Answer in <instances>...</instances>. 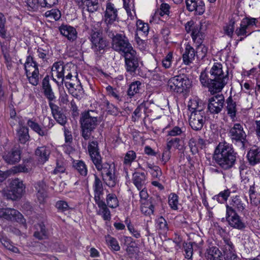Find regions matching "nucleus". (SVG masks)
Segmentation results:
<instances>
[{
	"label": "nucleus",
	"instance_id": "obj_23",
	"mask_svg": "<svg viewBox=\"0 0 260 260\" xmlns=\"http://www.w3.org/2000/svg\"><path fill=\"white\" fill-rule=\"evenodd\" d=\"M60 34L70 41H73L77 38V31L76 29L69 25H61L59 27Z\"/></svg>",
	"mask_w": 260,
	"mask_h": 260
},
{
	"label": "nucleus",
	"instance_id": "obj_8",
	"mask_svg": "<svg viewBox=\"0 0 260 260\" xmlns=\"http://www.w3.org/2000/svg\"><path fill=\"white\" fill-rule=\"evenodd\" d=\"M257 22V19L250 17H246L242 20L240 27L237 28L235 31V34L240 37L239 41H242L251 34V28L256 26Z\"/></svg>",
	"mask_w": 260,
	"mask_h": 260
},
{
	"label": "nucleus",
	"instance_id": "obj_35",
	"mask_svg": "<svg viewBox=\"0 0 260 260\" xmlns=\"http://www.w3.org/2000/svg\"><path fill=\"white\" fill-rule=\"evenodd\" d=\"M37 231L34 233V236L39 240H42L47 237V231L44 224L39 223L36 225Z\"/></svg>",
	"mask_w": 260,
	"mask_h": 260
},
{
	"label": "nucleus",
	"instance_id": "obj_33",
	"mask_svg": "<svg viewBox=\"0 0 260 260\" xmlns=\"http://www.w3.org/2000/svg\"><path fill=\"white\" fill-rule=\"evenodd\" d=\"M27 124L40 136H44L47 135V130L45 128L41 127V125L32 119L28 120Z\"/></svg>",
	"mask_w": 260,
	"mask_h": 260
},
{
	"label": "nucleus",
	"instance_id": "obj_55",
	"mask_svg": "<svg viewBox=\"0 0 260 260\" xmlns=\"http://www.w3.org/2000/svg\"><path fill=\"white\" fill-rule=\"evenodd\" d=\"M137 30L141 31L144 34L147 33L149 30L148 24L144 23L142 20H138L137 21Z\"/></svg>",
	"mask_w": 260,
	"mask_h": 260
},
{
	"label": "nucleus",
	"instance_id": "obj_43",
	"mask_svg": "<svg viewBox=\"0 0 260 260\" xmlns=\"http://www.w3.org/2000/svg\"><path fill=\"white\" fill-rule=\"evenodd\" d=\"M141 85V83L139 81H136L131 83L127 91L128 95L132 96L139 93Z\"/></svg>",
	"mask_w": 260,
	"mask_h": 260
},
{
	"label": "nucleus",
	"instance_id": "obj_38",
	"mask_svg": "<svg viewBox=\"0 0 260 260\" xmlns=\"http://www.w3.org/2000/svg\"><path fill=\"white\" fill-rule=\"evenodd\" d=\"M73 167L82 176H85L87 174V169L85 163L82 160L74 161Z\"/></svg>",
	"mask_w": 260,
	"mask_h": 260
},
{
	"label": "nucleus",
	"instance_id": "obj_57",
	"mask_svg": "<svg viewBox=\"0 0 260 260\" xmlns=\"http://www.w3.org/2000/svg\"><path fill=\"white\" fill-rule=\"evenodd\" d=\"M125 223L127 224V227L129 232L133 235V236L136 238H139L141 237V234L140 231L134 228L133 225L130 224V222H128V220H125Z\"/></svg>",
	"mask_w": 260,
	"mask_h": 260
},
{
	"label": "nucleus",
	"instance_id": "obj_34",
	"mask_svg": "<svg viewBox=\"0 0 260 260\" xmlns=\"http://www.w3.org/2000/svg\"><path fill=\"white\" fill-rule=\"evenodd\" d=\"M156 229L159 234L165 235L169 230L168 225L166 219L160 216L156 220Z\"/></svg>",
	"mask_w": 260,
	"mask_h": 260
},
{
	"label": "nucleus",
	"instance_id": "obj_42",
	"mask_svg": "<svg viewBox=\"0 0 260 260\" xmlns=\"http://www.w3.org/2000/svg\"><path fill=\"white\" fill-rule=\"evenodd\" d=\"M193 246H197L195 243H185L183 245L185 257L190 259L192 258L193 254Z\"/></svg>",
	"mask_w": 260,
	"mask_h": 260
},
{
	"label": "nucleus",
	"instance_id": "obj_18",
	"mask_svg": "<svg viewBox=\"0 0 260 260\" xmlns=\"http://www.w3.org/2000/svg\"><path fill=\"white\" fill-rule=\"evenodd\" d=\"M187 9L192 12L195 11L199 15H202L205 10L204 3L200 0H185Z\"/></svg>",
	"mask_w": 260,
	"mask_h": 260
},
{
	"label": "nucleus",
	"instance_id": "obj_10",
	"mask_svg": "<svg viewBox=\"0 0 260 260\" xmlns=\"http://www.w3.org/2000/svg\"><path fill=\"white\" fill-rule=\"evenodd\" d=\"M104 22L106 25L105 30L108 35L112 39V45L114 43V33L113 32L114 24V7L111 2L107 3L106 9L105 12Z\"/></svg>",
	"mask_w": 260,
	"mask_h": 260
},
{
	"label": "nucleus",
	"instance_id": "obj_25",
	"mask_svg": "<svg viewBox=\"0 0 260 260\" xmlns=\"http://www.w3.org/2000/svg\"><path fill=\"white\" fill-rule=\"evenodd\" d=\"M29 83L33 86H37L39 82V71L38 67L25 71Z\"/></svg>",
	"mask_w": 260,
	"mask_h": 260
},
{
	"label": "nucleus",
	"instance_id": "obj_62",
	"mask_svg": "<svg viewBox=\"0 0 260 260\" xmlns=\"http://www.w3.org/2000/svg\"><path fill=\"white\" fill-rule=\"evenodd\" d=\"M197 140L194 138H191L189 141V146L192 154H196L198 152V146Z\"/></svg>",
	"mask_w": 260,
	"mask_h": 260
},
{
	"label": "nucleus",
	"instance_id": "obj_21",
	"mask_svg": "<svg viewBox=\"0 0 260 260\" xmlns=\"http://www.w3.org/2000/svg\"><path fill=\"white\" fill-rule=\"evenodd\" d=\"M35 187L37 190V197L40 203H43L47 197V186L43 180L37 182Z\"/></svg>",
	"mask_w": 260,
	"mask_h": 260
},
{
	"label": "nucleus",
	"instance_id": "obj_9",
	"mask_svg": "<svg viewBox=\"0 0 260 260\" xmlns=\"http://www.w3.org/2000/svg\"><path fill=\"white\" fill-rule=\"evenodd\" d=\"M25 186L18 178L12 180L9 184V189L6 193L7 199L15 201L20 199L25 192Z\"/></svg>",
	"mask_w": 260,
	"mask_h": 260
},
{
	"label": "nucleus",
	"instance_id": "obj_54",
	"mask_svg": "<svg viewBox=\"0 0 260 260\" xmlns=\"http://www.w3.org/2000/svg\"><path fill=\"white\" fill-rule=\"evenodd\" d=\"M188 109L192 113L198 110H203L201 106H199L198 102L196 100L190 101L188 105Z\"/></svg>",
	"mask_w": 260,
	"mask_h": 260
},
{
	"label": "nucleus",
	"instance_id": "obj_61",
	"mask_svg": "<svg viewBox=\"0 0 260 260\" xmlns=\"http://www.w3.org/2000/svg\"><path fill=\"white\" fill-rule=\"evenodd\" d=\"M40 6L42 7L50 8L56 5L57 0H39Z\"/></svg>",
	"mask_w": 260,
	"mask_h": 260
},
{
	"label": "nucleus",
	"instance_id": "obj_2",
	"mask_svg": "<svg viewBox=\"0 0 260 260\" xmlns=\"http://www.w3.org/2000/svg\"><path fill=\"white\" fill-rule=\"evenodd\" d=\"M237 153L232 145L226 143H219L216 147L213 159L219 167L224 170L231 169L236 164Z\"/></svg>",
	"mask_w": 260,
	"mask_h": 260
},
{
	"label": "nucleus",
	"instance_id": "obj_47",
	"mask_svg": "<svg viewBox=\"0 0 260 260\" xmlns=\"http://www.w3.org/2000/svg\"><path fill=\"white\" fill-rule=\"evenodd\" d=\"M198 43L200 44V45H199L197 48L196 53L198 57L203 58L205 57L208 52V47L204 44H202V41L201 43Z\"/></svg>",
	"mask_w": 260,
	"mask_h": 260
},
{
	"label": "nucleus",
	"instance_id": "obj_39",
	"mask_svg": "<svg viewBox=\"0 0 260 260\" xmlns=\"http://www.w3.org/2000/svg\"><path fill=\"white\" fill-rule=\"evenodd\" d=\"M231 192L230 189H225L223 191H220L218 194L214 196L213 197V199L217 201L219 203H223L227 201Z\"/></svg>",
	"mask_w": 260,
	"mask_h": 260
},
{
	"label": "nucleus",
	"instance_id": "obj_27",
	"mask_svg": "<svg viewBox=\"0 0 260 260\" xmlns=\"http://www.w3.org/2000/svg\"><path fill=\"white\" fill-rule=\"evenodd\" d=\"M238 20L239 15L238 14L235 13L231 16L228 24L223 27L224 34L230 38H232L235 29V24Z\"/></svg>",
	"mask_w": 260,
	"mask_h": 260
},
{
	"label": "nucleus",
	"instance_id": "obj_52",
	"mask_svg": "<svg viewBox=\"0 0 260 260\" xmlns=\"http://www.w3.org/2000/svg\"><path fill=\"white\" fill-rule=\"evenodd\" d=\"M180 139L178 138H172L167 142V147L168 149H170L173 147L175 149H179L180 146Z\"/></svg>",
	"mask_w": 260,
	"mask_h": 260
},
{
	"label": "nucleus",
	"instance_id": "obj_64",
	"mask_svg": "<svg viewBox=\"0 0 260 260\" xmlns=\"http://www.w3.org/2000/svg\"><path fill=\"white\" fill-rule=\"evenodd\" d=\"M170 6L167 4H162L159 10L160 16L168 15L169 13Z\"/></svg>",
	"mask_w": 260,
	"mask_h": 260
},
{
	"label": "nucleus",
	"instance_id": "obj_16",
	"mask_svg": "<svg viewBox=\"0 0 260 260\" xmlns=\"http://www.w3.org/2000/svg\"><path fill=\"white\" fill-rule=\"evenodd\" d=\"M2 156L7 164L14 165L21 159V151L18 148H12L10 151L4 152Z\"/></svg>",
	"mask_w": 260,
	"mask_h": 260
},
{
	"label": "nucleus",
	"instance_id": "obj_36",
	"mask_svg": "<svg viewBox=\"0 0 260 260\" xmlns=\"http://www.w3.org/2000/svg\"><path fill=\"white\" fill-rule=\"evenodd\" d=\"M201 23L193 25L191 33V37L194 42L201 43L203 34L201 32Z\"/></svg>",
	"mask_w": 260,
	"mask_h": 260
},
{
	"label": "nucleus",
	"instance_id": "obj_1",
	"mask_svg": "<svg viewBox=\"0 0 260 260\" xmlns=\"http://www.w3.org/2000/svg\"><path fill=\"white\" fill-rule=\"evenodd\" d=\"M115 51L124 57L126 71L135 73L139 67V58L123 31L115 35Z\"/></svg>",
	"mask_w": 260,
	"mask_h": 260
},
{
	"label": "nucleus",
	"instance_id": "obj_60",
	"mask_svg": "<svg viewBox=\"0 0 260 260\" xmlns=\"http://www.w3.org/2000/svg\"><path fill=\"white\" fill-rule=\"evenodd\" d=\"M43 91L45 96L48 100L49 102H52L55 100L56 97L51 87L43 89Z\"/></svg>",
	"mask_w": 260,
	"mask_h": 260
},
{
	"label": "nucleus",
	"instance_id": "obj_12",
	"mask_svg": "<svg viewBox=\"0 0 260 260\" xmlns=\"http://www.w3.org/2000/svg\"><path fill=\"white\" fill-rule=\"evenodd\" d=\"M206 121V115L204 110H198L190 113L189 123L191 127L195 130H201Z\"/></svg>",
	"mask_w": 260,
	"mask_h": 260
},
{
	"label": "nucleus",
	"instance_id": "obj_32",
	"mask_svg": "<svg viewBox=\"0 0 260 260\" xmlns=\"http://www.w3.org/2000/svg\"><path fill=\"white\" fill-rule=\"evenodd\" d=\"M99 40L96 39L95 40L93 39V41H91L92 43L91 48L97 54L98 53H102L101 51H104L107 46V43L104 40L103 36L99 38Z\"/></svg>",
	"mask_w": 260,
	"mask_h": 260
},
{
	"label": "nucleus",
	"instance_id": "obj_31",
	"mask_svg": "<svg viewBox=\"0 0 260 260\" xmlns=\"http://www.w3.org/2000/svg\"><path fill=\"white\" fill-rule=\"evenodd\" d=\"M200 80L202 85L205 87H207L209 89V91L212 94H213L215 93L219 92V91H217L216 87H212L211 84L214 85V82L211 81V78H208V77L205 72H202L201 73Z\"/></svg>",
	"mask_w": 260,
	"mask_h": 260
},
{
	"label": "nucleus",
	"instance_id": "obj_28",
	"mask_svg": "<svg viewBox=\"0 0 260 260\" xmlns=\"http://www.w3.org/2000/svg\"><path fill=\"white\" fill-rule=\"evenodd\" d=\"M206 257L207 260H222L221 252L215 246H212L207 249Z\"/></svg>",
	"mask_w": 260,
	"mask_h": 260
},
{
	"label": "nucleus",
	"instance_id": "obj_51",
	"mask_svg": "<svg viewBox=\"0 0 260 260\" xmlns=\"http://www.w3.org/2000/svg\"><path fill=\"white\" fill-rule=\"evenodd\" d=\"M55 120L60 125L64 126L67 122L66 115L61 112H59L53 115Z\"/></svg>",
	"mask_w": 260,
	"mask_h": 260
},
{
	"label": "nucleus",
	"instance_id": "obj_30",
	"mask_svg": "<svg viewBox=\"0 0 260 260\" xmlns=\"http://www.w3.org/2000/svg\"><path fill=\"white\" fill-rule=\"evenodd\" d=\"M146 175L144 172H135L133 175V183L138 190H141L146 181Z\"/></svg>",
	"mask_w": 260,
	"mask_h": 260
},
{
	"label": "nucleus",
	"instance_id": "obj_11",
	"mask_svg": "<svg viewBox=\"0 0 260 260\" xmlns=\"http://www.w3.org/2000/svg\"><path fill=\"white\" fill-rule=\"evenodd\" d=\"M208 110L212 114L219 113L223 108L225 102L222 94L214 95L208 99Z\"/></svg>",
	"mask_w": 260,
	"mask_h": 260
},
{
	"label": "nucleus",
	"instance_id": "obj_6",
	"mask_svg": "<svg viewBox=\"0 0 260 260\" xmlns=\"http://www.w3.org/2000/svg\"><path fill=\"white\" fill-rule=\"evenodd\" d=\"M210 74L211 81L214 82V84H212V87H216L217 91L220 92L229 80L228 71L226 70L225 74L222 70V64L216 63L211 68Z\"/></svg>",
	"mask_w": 260,
	"mask_h": 260
},
{
	"label": "nucleus",
	"instance_id": "obj_7",
	"mask_svg": "<svg viewBox=\"0 0 260 260\" xmlns=\"http://www.w3.org/2000/svg\"><path fill=\"white\" fill-rule=\"evenodd\" d=\"M190 86V81L184 74L172 77L168 81V89L178 93L186 91Z\"/></svg>",
	"mask_w": 260,
	"mask_h": 260
},
{
	"label": "nucleus",
	"instance_id": "obj_20",
	"mask_svg": "<svg viewBox=\"0 0 260 260\" xmlns=\"http://www.w3.org/2000/svg\"><path fill=\"white\" fill-rule=\"evenodd\" d=\"M156 204V200L153 198H150L147 201L142 202L141 206L142 213L145 216H150L153 214Z\"/></svg>",
	"mask_w": 260,
	"mask_h": 260
},
{
	"label": "nucleus",
	"instance_id": "obj_29",
	"mask_svg": "<svg viewBox=\"0 0 260 260\" xmlns=\"http://www.w3.org/2000/svg\"><path fill=\"white\" fill-rule=\"evenodd\" d=\"M50 154V150L46 146L39 147L35 151L38 160L42 164L48 160Z\"/></svg>",
	"mask_w": 260,
	"mask_h": 260
},
{
	"label": "nucleus",
	"instance_id": "obj_37",
	"mask_svg": "<svg viewBox=\"0 0 260 260\" xmlns=\"http://www.w3.org/2000/svg\"><path fill=\"white\" fill-rule=\"evenodd\" d=\"M8 212L10 217L8 220L16 221L20 223H23L24 221L22 215L18 211L13 208H9Z\"/></svg>",
	"mask_w": 260,
	"mask_h": 260
},
{
	"label": "nucleus",
	"instance_id": "obj_22",
	"mask_svg": "<svg viewBox=\"0 0 260 260\" xmlns=\"http://www.w3.org/2000/svg\"><path fill=\"white\" fill-rule=\"evenodd\" d=\"M196 55H197L194 48L187 44L182 54L183 63L186 65H189L194 60Z\"/></svg>",
	"mask_w": 260,
	"mask_h": 260
},
{
	"label": "nucleus",
	"instance_id": "obj_49",
	"mask_svg": "<svg viewBox=\"0 0 260 260\" xmlns=\"http://www.w3.org/2000/svg\"><path fill=\"white\" fill-rule=\"evenodd\" d=\"M36 67H38L37 62L34 60L32 56L30 55L28 56L24 63L25 71L28 70V69H33Z\"/></svg>",
	"mask_w": 260,
	"mask_h": 260
},
{
	"label": "nucleus",
	"instance_id": "obj_15",
	"mask_svg": "<svg viewBox=\"0 0 260 260\" xmlns=\"http://www.w3.org/2000/svg\"><path fill=\"white\" fill-rule=\"evenodd\" d=\"M65 68L66 66L62 61L56 62L52 66L51 69L52 77L53 81L58 85H59V83L54 77L61 79L60 83L62 84L64 80Z\"/></svg>",
	"mask_w": 260,
	"mask_h": 260
},
{
	"label": "nucleus",
	"instance_id": "obj_56",
	"mask_svg": "<svg viewBox=\"0 0 260 260\" xmlns=\"http://www.w3.org/2000/svg\"><path fill=\"white\" fill-rule=\"evenodd\" d=\"M136 157V153L134 151H128L124 157V163L125 164H131Z\"/></svg>",
	"mask_w": 260,
	"mask_h": 260
},
{
	"label": "nucleus",
	"instance_id": "obj_26",
	"mask_svg": "<svg viewBox=\"0 0 260 260\" xmlns=\"http://www.w3.org/2000/svg\"><path fill=\"white\" fill-rule=\"evenodd\" d=\"M19 126L17 130L16 136L18 141L21 144H25L30 138L28 134V128L23 125L21 123H19Z\"/></svg>",
	"mask_w": 260,
	"mask_h": 260
},
{
	"label": "nucleus",
	"instance_id": "obj_40",
	"mask_svg": "<svg viewBox=\"0 0 260 260\" xmlns=\"http://www.w3.org/2000/svg\"><path fill=\"white\" fill-rule=\"evenodd\" d=\"M146 107L145 105L141 104L139 106L137 107L133 113V115L132 116V120L133 121H136L138 120L139 118L141 116L142 112H144L146 116H148L146 111Z\"/></svg>",
	"mask_w": 260,
	"mask_h": 260
},
{
	"label": "nucleus",
	"instance_id": "obj_41",
	"mask_svg": "<svg viewBox=\"0 0 260 260\" xmlns=\"http://www.w3.org/2000/svg\"><path fill=\"white\" fill-rule=\"evenodd\" d=\"M44 15L49 21L58 20L61 17V13L58 9H53L46 12Z\"/></svg>",
	"mask_w": 260,
	"mask_h": 260
},
{
	"label": "nucleus",
	"instance_id": "obj_14",
	"mask_svg": "<svg viewBox=\"0 0 260 260\" xmlns=\"http://www.w3.org/2000/svg\"><path fill=\"white\" fill-rule=\"evenodd\" d=\"M226 211L234 212H243L245 209V204L239 196L231 197L229 203L225 205Z\"/></svg>",
	"mask_w": 260,
	"mask_h": 260
},
{
	"label": "nucleus",
	"instance_id": "obj_46",
	"mask_svg": "<svg viewBox=\"0 0 260 260\" xmlns=\"http://www.w3.org/2000/svg\"><path fill=\"white\" fill-rule=\"evenodd\" d=\"M6 19L4 15L0 12V37L3 39L7 37V30L5 27Z\"/></svg>",
	"mask_w": 260,
	"mask_h": 260
},
{
	"label": "nucleus",
	"instance_id": "obj_44",
	"mask_svg": "<svg viewBox=\"0 0 260 260\" xmlns=\"http://www.w3.org/2000/svg\"><path fill=\"white\" fill-rule=\"evenodd\" d=\"M178 199V196L175 193H171L169 195L168 203L172 209L174 210H178V205L179 203Z\"/></svg>",
	"mask_w": 260,
	"mask_h": 260
},
{
	"label": "nucleus",
	"instance_id": "obj_53",
	"mask_svg": "<svg viewBox=\"0 0 260 260\" xmlns=\"http://www.w3.org/2000/svg\"><path fill=\"white\" fill-rule=\"evenodd\" d=\"M173 53L171 52L168 53L166 56L162 60V65L166 69L171 67L172 62Z\"/></svg>",
	"mask_w": 260,
	"mask_h": 260
},
{
	"label": "nucleus",
	"instance_id": "obj_4",
	"mask_svg": "<svg viewBox=\"0 0 260 260\" xmlns=\"http://www.w3.org/2000/svg\"><path fill=\"white\" fill-rule=\"evenodd\" d=\"M97 113L89 111L82 114L80 118L81 136L85 140H89L91 133L98 125Z\"/></svg>",
	"mask_w": 260,
	"mask_h": 260
},
{
	"label": "nucleus",
	"instance_id": "obj_17",
	"mask_svg": "<svg viewBox=\"0 0 260 260\" xmlns=\"http://www.w3.org/2000/svg\"><path fill=\"white\" fill-rule=\"evenodd\" d=\"M79 8L83 11L93 13L98 10L99 7V0H74Z\"/></svg>",
	"mask_w": 260,
	"mask_h": 260
},
{
	"label": "nucleus",
	"instance_id": "obj_24",
	"mask_svg": "<svg viewBox=\"0 0 260 260\" xmlns=\"http://www.w3.org/2000/svg\"><path fill=\"white\" fill-rule=\"evenodd\" d=\"M247 157L249 163L254 166L260 162V149L256 147H252L248 152Z\"/></svg>",
	"mask_w": 260,
	"mask_h": 260
},
{
	"label": "nucleus",
	"instance_id": "obj_63",
	"mask_svg": "<svg viewBox=\"0 0 260 260\" xmlns=\"http://www.w3.org/2000/svg\"><path fill=\"white\" fill-rule=\"evenodd\" d=\"M38 53L39 57L43 59H46L49 56V50L41 48L38 49Z\"/></svg>",
	"mask_w": 260,
	"mask_h": 260
},
{
	"label": "nucleus",
	"instance_id": "obj_59",
	"mask_svg": "<svg viewBox=\"0 0 260 260\" xmlns=\"http://www.w3.org/2000/svg\"><path fill=\"white\" fill-rule=\"evenodd\" d=\"M183 131L179 126H174L172 129L168 131V135L171 137H176L180 136Z\"/></svg>",
	"mask_w": 260,
	"mask_h": 260
},
{
	"label": "nucleus",
	"instance_id": "obj_13",
	"mask_svg": "<svg viewBox=\"0 0 260 260\" xmlns=\"http://www.w3.org/2000/svg\"><path fill=\"white\" fill-rule=\"evenodd\" d=\"M225 219L229 225L233 228L243 230L246 228V224L237 212L226 211Z\"/></svg>",
	"mask_w": 260,
	"mask_h": 260
},
{
	"label": "nucleus",
	"instance_id": "obj_3",
	"mask_svg": "<svg viewBox=\"0 0 260 260\" xmlns=\"http://www.w3.org/2000/svg\"><path fill=\"white\" fill-rule=\"evenodd\" d=\"M88 150L91 159L97 170L101 171L103 169L102 175L105 183L109 187H113L114 179L111 172L103 167L102 157L99 151L98 142L96 141L90 142L88 146Z\"/></svg>",
	"mask_w": 260,
	"mask_h": 260
},
{
	"label": "nucleus",
	"instance_id": "obj_5",
	"mask_svg": "<svg viewBox=\"0 0 260 260\" xmlns=\"http://www.w3.org/2000/svg\"><path fill=\"white\" fill-rule=\"evenodd\" d=\"M228 134L233 144L240 146L243 149L245 148L248 141L246 133L242 124L234 123L231 124L228 129Z\"/></svg>",
	"mask_w": 260,
	"mask_h": 260
},
{
	"label": "nucleus",
	"instance_id": "obj_50",
	"mask_svg": "<svg viewBox=\"0 0 260 260\" xmlns=\"http://www.w3.org/2000/svg\"><path fill=\"white\" fill-rule=\"evenodd\" d=\"M27 9L31 11H36L39 7V0H25Z\"/></svg>",
	"mask_w": 260,
	"mask_h": 260
},
{
	"label": "nucleus",
	"instance_id": "obj_45",
	"mask_svg": "<svg viewBox=\"0 0 260 260\" xmlns=\"http://www.w3.org/2000/svg\"><path fill=\"white\" fill-rule=\"evenodd\" d=\"M94 196L102 195L103 192V184L101 180L95 175V180L93 185Z\"/></svg>",
	"mask_w": 260,
	"mask_h": 260
},
{
	"label": "nucleus",
	"instance_id": "obj_58",
	"mask_svg": "<svg viewBox=\"0 0 260 260\" xmlns=\"http://www.w3.org/2000/svg\"><path fill=\"white\" fill-rule=\"evenodd\" d=\"M55 207L61 212H64L69 209L67 202L64 201H58L56 203Z\"/></svg>",
	"mask_w": 260,
	"mask_h": 260
},
{
	"label": "nucleus",
	"instance_id": "obj_48",
	"mask_svg": "<svg viewBox=\"0 0 260 260\" xmlns=\"http://www.w3.org/2000/svg\"><path fill=\"white\" fill-rule=\"evenodd\" d=\"M31 169L29 167H27L24 165H19L18 166H16L15 167H13L11 172H12L13 174H16L18 173H28L31 171Z\"/></svg>",
	"mask_w": 260,
	"mask_h": 260
},
{
	"label": "nucleus",
	"instance_id": "obj_19",
	"mask_svg": "<svg viewBox=\"0 0 260 260\" xmlns=\"http://www.w3.org/2000/svg\"><path fill=\"white\" fill-rule=\"evenodd\" d=\"M226 104L225 110L228 115L232 121H235L238 111L237 104L231 96H230L224 102Z\"/></svg>",
	"mask_w": 260,
	"mask_h": 260
}]
</instances>
